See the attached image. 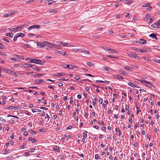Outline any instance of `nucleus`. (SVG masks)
I'll list each match as a JSON object with an SVG mask.
<instances>
[{"mask_svg":"<svg viewBox=\"0 0 160 160\" xmlns=\"http://www.w3.org/2000/svg\"><path fill=\"white\" fill-rule=\"evenodd\" d=\"M5 35L9 37L10 38H12L13 35V34L12 33H7L5 34Z\"/></svg>","mask_w":160,"mask_h":160,"instance_id":"nucleus-22","label":"nucleus"},{"mask_svg":"<svg viewBox=\"0 0 160 160\" xmlns=\"http://www.w3.org/2000/svg\"><path fill=\"white\" fill-rule=\"evenodd\" d=\"M22 46H23V47H24V48H30V45L28 44H24V45H23Z\"/></svg>","mask_w":160,"mask_h":160,"instance_id":"nucleus-38","label":"nucleus"},{"mask_svg":"<svg viewBox=\"0 0 160 160\" xmlns=\"http://www.w3.org/2000/svg\"><path fill=\"white\" fill-rule=\"evenodd\" d=\"M56 2V1H53V0H49L48 1V5H51L52 3H54Z\"/></svg>","mask_w":160,"mask_h":160,"instance_id":"nucleus-23","label":"nucleus"},{"mask_svg":"<svg viewBox=\"0 0 160 160\" xmlns=\"http://www.w3.org/2000/svg\"><path fill=\"white\" fill-rule=\"evenodd\" d=\"M128 56L131 58H134V56L132 53V52H130L129 53H127Z\"/></svg>","mask_w":160,"mask_h":160,"instance_id":"nucleus-35","label":"nucleus"},{"mask_svg":"<svg viewBox=\"0 0 160 160\" xmlns=\"http://www.w3.org/2000/svg\"><path fill=\"white\" fill-rule=\"evenodd\" d=\"M86 75L87 76H89V77H94V76H93V75H91V74H89V73H86Z\"/></svg>","mask_w":160,"mask_h":160,"instance_id":"nucleus-62","label":"nucleus"},{"mask_svg":"<svg viewBox=\"0 0 160 160\" xmlns=\"http://www.w3.org/2000/svg\"><path fill=\"white\" fill-rule=\"evenodd\" d=\"M116 131L117 133H118V135L120 136L121 134V132L119 130V129L118 128H116Z\"/></svg>","mask_w":160,"mask_h":160,"instance_id":"nucleus-42","label":"nucleus"},{"mask_svg":"<svg viewBox=\"0 0 160 160\" xmlns=\"http://www.w3.org/2000/svg\"><path fill=\"white\" fill-rule=\"evenodd\" d=\"M139 42L141 44H144L147 43V41L145 39H139Z\"/></svg>","mask_w":160,"mask_h":160,"instance_id":"nucleus-12","label":"nucleus"},{"mask_svg":"<svg viewBox=\"0 0 160 160\" xmlns=\"http://www.w3.org/2000/svg\"><path fill=\"white\" fill-rule=\"evenodd\" d=\"M43 43L45 44V46L46 45V46L50 48L52 47L53 45L52 43H50L47 41L43 42Z\"/></svg>","mask_w":160,"mask_h":160,"instance_id":"nucleus-5","label":"nucleus"},{"mask_svg":"<svg viewBox=\"0 0 160 160\" xmlns=\"http://www.w3.org/2000/svg\"><path fill=\"white\" fill-rule=\"evenodd\" d=\"M154 20V18H152L149 20V23H150L151 22L153 21Z\"/></svg>","mask_w":160,"mask_h":160,"instance_id":"nucleus-60","label":"nucleus"},{"mask_svg":"<svg viewBox=\"0 0 160 160\" xmlns=\"http://www.w3.org/2000/svg\"><path fill=\"white\" fill-rule=\"evenodd\" d=\"M41 27V26L38 25H35L30 26L28 28V30H31L35 29H38Z\"/></svg>","mask_w":160,"mask_h":160,"instance_id":"nucleus-2","label":"nucleus"},{"mask_svg":"<svg viewBox=\"0 0 160 160\" xmlns=\"http://www.w3.org/2000/svg\"><path fill=\"white\" fill-rule=\"evenodd\" d=\"M74 78L76 80H78L81 78V77L79 75H77Z\"/></svg>","mask_w":160,"mask_h":160,"instance_id":"nucleus-37","label":"nucleus"},{"mask_svg":"<svg viewBox=\"0 0 160 160\" xmlns=\"http://www.w3.org/2000/svg\"><path fill=\"white\" fill-rule=\"evenodd\" d=\"M3 71H4L6 73H9V70L8 68H4L2 69Z\"/></svg>","mask_w":160,"mask_h":160,"instance_id":"nucleus-39","label":"nucleus"},{"mask_svg":"<svg viewBox=\"0 0 160 160\" xmlns=\"http://www.w3.org/2000/svg\"><path fill=\"white\" fill-rule=\"evenodd\" d=\"M26 26L25 24H24L22 25H21L20 26H19L18 27H17L15 28H13L11 29H9V30H17V29H24L23 28Z\"/></svg>","mask_w":160,"mask_h":160,"instance_id":"nucleus-3","label":"nucleus"},{"mask_svg":"<svg viewBox=\"0 0 160 160\" xmlns=\"http://www.w3.org/2000/svg\"><path fill=\"white\" fill-rule=\"evenodd\" d=\"M157 35V33H153L151 34H150L149 35V37H151L152 38L155 39L156 40H158V39L156 37Z\"/></svg>","mask_w":160,"mask_h":160,"instance_id":"nucleus-7","label":"nucleus"},{"mask_svg":"<svg viewBox=\"0 0 160 160\" xmlns=\"http://www.w3.org/2000/svg\"><path fill=\"white\" fill-rule=\"evenodd\" d=\"M139 91H140V93L142 92H146V91L143 89H139Z\"/></svg>","mask_w":160,"mask_h":160,"instance_id":"nucleus-63","label":"nucleus"},{"mask_svg":"<svg viewBox=\"0 0 160 160\" xmlns=\"http://www.w3.org/2000/svg\"><path fill=\"white\" fill-rule=\"evenodd\" d=\"M150 17V15L149 14H147L146 17L144 18V20H146L148 19Z\"/></svg>","mask_w":160,"mask_h":160,"instance_id":"nucleus-34","label":"nucleus"},{"mask_svg":"<svg viewBox=\"0 0 160 160\" xmlns=\"http://www.w3.org/2000/svg\"><path fill=\"white\" fill-rule=\"evenodd\" d=\"M37 46L39 48L45 47V44L43 43V42L42 43L37 42Z\"/></svg>","mask_w":160,"mask_h":160,"instance_id":"nucleus-8","label":"nucleus"},{"mask_svg":"<svg viewBox=\"0 0 160 160\" xmlns=\"http://www.w3.org/2000/svg\"><path fill=\"white\" fill-rule=\"evenodd\" d=\"M82 81H89V82H91V81L89 80L88 79H85L82 80V81H78V82H80V83H83V82Z\"/></svg>","mask_w":160,"mask_h":160,"instance_id":"nucleus-45","label":"nucleus"},{"mask_svg":"<svg viewBox=\"0 0 160 160\" xmlns=\"http://www.w3.org/2000/svg\"><path fill=\"white\" fill-rule=\"evenodd\" d=\"M34 1V0H30L26 2V3L27 4H29L33 2Z\"/></svg>","mask_w":160,"mask_h":160,"instance_id":"nucleus-46","label":"nucleus"},{"mask_svg":"<svg viewBox=\"0 0 160 160\" xmlns=\"http://www.w3.org/2000/svg\"><path fill=\"white\" fill-rule=\"evenodd\" d=\"M29 132L32 135H36L37 134V132L32 129H30Z\"/></svg>","mask_w":160,"mask_h":160,"instance_id":"nucleus-21","label":"nucleus"},{"mask_svg":"<svg viewBox=\"0 0 160 160\" xmlns=\"http://www.w3.org/2000/svg\"><path fill=\"white\" fill-rule=\"evenodd\" d=\"M124 68L126 69V70H128L129 71H132V68L129 66H124Z\"/></svg>","mask_w":160,"mask_h":160,"instance_id":"nucleus-16","label":"nucleus"},{"mask_svg":"<svg viewBox=\"0 0 160 160\" xmlns=\"http://www.w3.org/2000/svg\"><path fill=\"white\" fill-rule=\"evenodd\" d=\"M98 102L100 104H102V99L101 98H100Z\"/></svg>","mask_w":160,"mask_h":160,"instance_id":"nucleus-59","label":"nucleus"},{"mask_svg":"<svg viewBox=\"0 0 160 160\" xmlns=\"http://www.w3.org/2000/svg\"><path fill=\"white\" fill-rule=\"evenodd\" d=\"M149 5V4H148V3H146L145 4H143L142 6L143 7H148Z\"/></svg>","mask_w":160,"mask_h":160,"instance_id":"nucleus-55","label":"nucleus"},{"mask_svg":"<svg viewBox=\"0 0 160 160\" xmlns=\"http://www.w3.org/2000/svg\"><path fill=\"white\" fill-rule=\"evenodd\" d=\"M153 49H154L157 50H160V46H153Z\"/></svg>","mask_w":160,"mask_h":160,"instance_id":"nucleus-26","label":"nucleus"},{"mask_svg":"<svg viewBox=\"0 0 160 160\" xmlns=\"http://www.w3.org/2000/svg\"><path fill=\"white\" fill-rule=\"evenodd\" d=\"M45 63L44 61H42L40 59H36L35 62V63L37 64H40L42 65Z\"/></svg>","mask_w":160,"mask_h":160,"instance_id":"nucleus-4","label":"nucleus"},{"mask_svg":"<svg viewBox=\"0 0 160 160\" xmlns=\"http://www.w3.org/2000/svg\"><path fill=\"white\" fill-rule=\"evenodd\" d=\"M139 51L140 52H141L145 53L147 52V51L142 49H139Z\"/></svg>","mask_w":160,"mask_h":160,"instance_id":"nucleus-51","label":"nucleus"},{"mask_svg":"<svg viewBox=\"0 0 160 160\" xmlns=\"http://www.w3.org/2000/svg\"><path fill=\"white\" fill-rule=\"evenodd\" d=\"M107 50L108 51H109L110 50L112 52H113L115 53H117V51H116L114 49H107Z\"/></svg>","mask_w":160,"mask_h":160,"instance_id":"nucleus-48","label":"nucleus"},{"mask_svg":"<svg viewBox=\"0 0 160 160\" xmlns=\"http://www.w3.org/2000/svg\"><path fill=\"white\" fill-rule=\"evenodd\" d=\"M114 77L116 78L117 79H124V78L122 76L119 74L114 75L113 76Z\"/></svg>","mask_w":160,"mask_h":160,"instance_id":"nucleus-13","label":"nucleus"},{"mask_svg":"<svg viewBox=\"0 0 160 160\" xmlns=\"http://www.w3.org/2000/svg\"><path fill=\"white\" fill-rule=\"evenodd\" d=\"M100 156L98 154H96L95 155V158L98 159L99 158Z\"/></svg>","mask_w":160,"mask_h":160,"instance_id":"nucleus-54","label":"nucleus"},{"mask_svg":"<svg viewBox=\"0 0 160 160\" xmlns=\"http://www.w3.org/2000/svg\"><path fill=\"white\" fill-rule=\"evenodd\" d=\"M9 59L12 60H14V61H19V59L18 58H10Z\"/></svg>","mask_w":160,"mask_h":160,"instance_id":"nucleus-30","label":"nucleus"},{"mask_svg":"<svg viewBox=\"0 0 160 160\" xmlns=\"http://www.w3.org/2000/svg\"><path fill=\"white\" fill-rule=\"evenodd\" d=\"M17 34V35H18V37H23L25 36V34L21 32L18 33Z\"/></svg>","mask_w":160,"mask_h":160,"instance_id":"nucleus-18","label":"nucleus"},{"mask_svg":"<svg viewBox=\"0 0 160 160\" xmlns=\"http://www.w3.org/2000/svg\"><path fill=\"white\" fill-rule=\"evenodd\" d=\"M28 59H30L29 62L30 63H35V62L36 60V59H34V58H33V59H31V58H28Z\"/></svg>","mask_w":160,"mask_h":160,"instance_id":"nucleus-19","label":"nucleus"},{"mask_svg":"<svg viewBox=\"0 0 160 160\" xmlns=\"http://www.w3.org/2000/svg\"><path fill=\"white\" fill-rule=\"evenodd\" d=\"M128 84L131 86V87H132L133 88H135V87H136V85H134L133 84H132V83L131 82H129V83H128Z\"/></svg>","mask_w":160,"mask_h":160,"instance_id":"nucleus-32","label":"nucleus"},{"mask_svg":"<svg viewBox=\"0 0 160 160\" xmlns=\"http://www.w3.org/2000/svg\"><path fill=\"white\" fill-rule=\"evenodd\" d=\"M33 68L32 69L37 71L39 72L41 71V69L39 68L38 66H37L36 65L33 64Z\"/></svg>","mask_w":160,"mask_h":160,"instance_id":"nucleus-11","label":"nucleus"},{"mask_svg":"<svg viewBox=\"0 0 160 160\" xmlns=\"http://www.w3.org/2000/svg\"><path fill=\"white\" fill-rule=\"evenodd\" d=\"M2 40L4 41H5V42H9V41L8 40V39H6L5 38H2Z\"/></svg>","mask_w":160,"mask_h":160,"instance_id":"nucleus-58","label":"nucleus"},{"mask_svg":"<svg viewBox=\"0 0 160 160\" xmlns=\"http://www.w3.org/2000/svg\"><path fill=\"white\" fill-rule=\"evenodd\" d=\"M67 75H68V73H66L64 72L62 73H57V75H56L55 76L57 77L58 76H65Z\"/></svg>","mask_w":160,"mask_h":160,"instance_id":"nucleus-14","label":"nucleus"},{"mask_svg":"<svg viewBox=\"0 0 160 160\" xmlns=\"http://www.w3.org/2000/svg\"><path fill=\"white\" fill-rule=\"evenodd\" d=\"M26 144V143H23L22 144V145H21L20 147V148L22 149H24L25 148L24 146H25Z\"/></svg>","mask_w":160,"mask_h":160,"instance_id":"nucleus-47","label":"nucleus"},{"mask_svg":"<svg viewBox=\"0 0 160 160\" xmlns=\"http://www.w3.org/2000/svg\"><path fill=\"white\" fill-rule=\"evenodd\" d=\"M15 11L12 12H9L6 13L5 15H3V17L4 18H7L9 16L11 15L12 14H14L15 13Z\"/></svg>","mask_w":160,"mask_h":160,"instance_id":"nucleus-10","label":"nucleus"},{"mask_svg":"<svg viewBox=\"0 0 160 160\" xmlns=\"http://www.w3.org/2000/svg\"><path fill=\"white\" fill-rule=\"evenodd\" d=\"M33 73H34L33 72L30 71V72H26V74L28 75H30V74Z\"/></svg>","mask_w":160,"mask_h":160,"instance_id":"nucleus-61","label":"nucleus"},{"mask_svg":"<svg viewBox=\"0 0 160 160\" xmlns=\"http://www.w3.org/2000/svg\"><path fill=\"white\" fill-rule=\"evenodd\" d=\"M87 133L88 132L85 131V132H84L83 133V137L84 138H86L87 137Z\"/></svg>","mask_w":160,"mask_h":160,"instance_id":"nucleus-31","label":"nucleus"},{"mask_svg":"<svg viewBox=\"0 0 160 160\" xmlns=\"http://www.w3.org/2000/svg\"><path fill=\"white\" fill-rule=\"evenodd\" d=\"M143 82L145 83L149 84L151 86H153V85L152 84V83L149 82L148 81L145 80H143Z\"/></svg>","mask_w":160,"mask_h":160,"instance_id":"nucleus-36","label":"nucleus"},{"mask_svg":"<svg viewBox=\"0 0 160 160\" xmlns=\"http://www.w3.org/2000/svg\"><path fill=\"white\" fill-rule=\"evenodd\" d=\"M50 13L57 12V10L55 9H50L49 10Z\"/></svg>","mask_w":160,"mask_h":160,"instance_id":"nucleus-50","label":"nucleus"},{"mask_svg":"<svg viewBox=\"0 0 160 160\" xmlns=\"http://www.w3.org/2000/svg\"><path fill=\"white\" fill-rule=\"evenodd\" d=\"M55 52L56 53H58L62 55H68V54H66V52H63L57 50H56Z\"/></svg>","mask_w":160,"mask_h":160,"instance_id":"nucleus-6","label":"nucleus"},{"mask_svg":"<svg viewBox=\"0 0 160 160\" xmlns=\"http://www.w3.org/2000/svg\"><path fill=\"white\" fill-rule=\"evenodd\" d=\"M154 61L157 63H160V60L155 59Z\"/></svg>","mask_w":160,"mask_h":160,"instance_id":"nucleus-64","label":"nucleus"},{"mask_svg":"<svg viewBox=\"0 0 160 160\" xmlns=\"http://www.w3.org/2000/svg\"><path fill=\"white\" fill-rule=\"evenodd\" d=\"M67 68H69L70 69H74L75 68H76V66L74 65H73L72 64H68L66 65Z\"/></svg>","mask_w":160,"mask_h":160,"instance_id":"nucleus-9","label":"nucleus"},{"mask_svg":"<svg viewBox=\"0 0 160 160\" xmlns=\"http://www.w3.org/2000/svg\"><path fill=\"white\" fill-rule=\"evenodd\" d=\"M25 64L27 65L26 68H31L33 67V65H32L30 64H28L26 63H25Z\"/></svg>","mask_w":160,"mask_h":160,"instance_id":"nucleus-28","label":"nucleus"},{"mask_svg":"<svg viewBox=\"0 0 160 160\" xmlns=\"http://www.w3.org/2000/svg\"><path fill=\"white\" fill-rule=\"evenodd\" d=\"M151 27L154 28H160V20L155 23L151 25Z\"/></svg>","mask_w":160,"mask_h":160,"instance_id":"nucleus-1","label":"nucleus"},{"mask_svg":"<svg viewBox=\"0 0 160 160\" xmlns=\"http://www.w3.org/2000/svg\"><path fill=\"white\" fill-rule=\"evenodd\" d=\"M32 143H34L37 142V140H36V139L34 138H33L32 139Z\"/></svg>","mask_w":160,"mask_h":160,"instance_id":"nucleus-56","label":"nucleus"},{"mask_svg":"<svg viewBox=\"0 0 160 160\" xmlns=\"http://www.w3.org/2000/svg\"><path fill=\"white\" fill-rule=\"evenodd\" d=\"M107 56L108 57H110V58H118V57H117L115 56H113V55H107Z\"/></svg>","mask_w":160,"mask_h":160,"instance_id":"nucleus-44","label":"nucleus"},{"mask_svg":"<svg viewBox=\"0 0 160 160\" xmlns=\"http://www.w3.org/2000/svg\"><path fill=\"white\" fill-rule=\"evenodd\" d=\"M43 74H39L38 73H37V74L35 75H32L33 76H34V77L35 78H38V77H40L41 76H43Z\"/></svg>","mask_w":160,"mask_h":160,"instance_id":"nucleus-15","label":"nucleus"},{"mask_svg":"<svg viewBox=\"0 0 160 160\" xmlns=\"http://www.w3.org/2000/svg\"><path fill=\"white\" fill-rule=\"evenodd\" d=\"M77 51L80 52H84V49H77Z\"/></svg>","mask_w":160,"mask_h":160,"instance_id":"nucleus-40","label":"nucleus"},{"mask_svg":"<svg viewBox=\"0 0 160 160\" xmlns=\"http://www.w3.org/2000/svg\"><path fill=\"white\" fill-rule=\"evenodd\" d=\"M52 47L55 48H58L59 49L60 48V46L58 45H57L55 44H53L52 46Z\"/></svg>","mask_w":160,"mask_h":160,"instance_id":"nucleus-20","label":"nucleus"},{"mask_svg":"<svg viewBox=\"0 0 160 160\" xmlns=\"http://www.w3.org/2000/svg\"><path fill=\"white\" fill-rule=\"evenodd\" d=\"M103 68L104 70L108 71H110L112 69L110 68L106 67H103Z\"/></svg>","mask_w":160,"mask_h":160,"instance_id":"nucleus-27","label":"nucleus"},{"mask_svg":"<svg viewBox=\"0 0 160 160\" xmlns=\"http://www.w3.org/2000/svg\"><path fill=\"white\" fill-rule=\"evenodd\" d=\"M5 48L3 44L0 42V48L3 49Z\"/></svg>","mask_w":160,"mask_h":160,"instance_id":"nucleus-53","label":"nucleus"},{"mask_svg":"<svg viewBox=\"0 0 160 160\" xmlns=\"http://www.w3.org/2000/svg\"><path fill=\"white\" fill-rule=\"evenodd\" d=\"M59 43H61L62 44V46H68V45H67V44H69V43H66L64 42H59Z\"/></svg>","mask_w":160,"mask_h":160,"instance_id":"nucleus-49","label":"nucleus"},{"mask_svg":"<svg viewBox=\"0 0 160 160\" xmlns=\"http://www.w3.org/2000/svg\"><path fill=\"white\" fill-rule=\"evenodd\" d=\"M9 151V149L3 150L2 151V152H3V154H7L8 153Z\"/></svg>","mask_w":160,"mask_h":160,"instance_id":"nucleus-33","label":"nucleus"},{"mask_svg":"<svg viewBox=\"0 0 160 160\" xmlns=\"http://www.w3.org/2000/svg\"><path fill=\"white\" fill-rule=\"evenodd\" d=\"M118 36L122 38H127V36H126V35H118Z\"/></svg>","mask_w":160,"mask_h":160,"instance_id":"nucleus-52","label":"nucleus"},{"mask_svg":"<svg viewBox=\"0 0 160 160\" xmlns=\"http://www.w3.org/2000/svg\"><path fill=\"white\" fill-rule=\"evenodd\" d=\"M41 79H37L36 80L34 81V82H35L36 83V84H40L39 83L41 82Z\"/></svg>","mask_w":160,"mask_h":160,"instance_id":"nucleus-29","label":"nucleus"},{"mask_svg":"<svg viewBox=\"0 0 160 160\" xmlns=\"http://www.w3.org/2000/svg\"><path fill=\"white\" fill-rule=\"evenodd\" d=\"M18 37V35H17V34H16L13 38V41L14 42H15L16 41H17V38Z\"/></svg>","mask_w":160,"mask_h":160,"instance_id":"nucleus-43","label":"nucleus"},{"mask_svg":"<svg viewBox=\"0 0 160 160\" xmlns=\"http://www.w3.org/2000/svg\"><path fill=\"white\" fill-rule=\"evenodd\" d=\"M53 150L58 152L60 151V150L58 146H56L54 148Z\"/></svg>","mask_w":160,"mask_h":160,"instance_id":"nucleus-17","label":"nucleus"},{"mask_svg":"<svg viewBox=\"0 0 160 160\" xmlns=\"http://www.w3.org/2000/svg\"><path fill=\"white\" fill-rule=\"evenodd\" d=\"M8 108H10L11 109L14 110H16L18 109V108H17V107L15 106H9Z\"/></svg>","mask_w":160,"mask_h":160,"instance_id":"nucleus-41","label":"nucleus"},{"mask_svg":"<svg viewBox=\"0 0 160 160\" xmlns=\"http://www.w3.org/2000/svg\"><path fill=\"white\" fill-rule=\"evenodd\" d=\"M87 64L90 67H94V64L92 62H87Z\"/></svg>","mask_w":160,"mask_h":160,"instance_id":"nucleus-24","label":"nucleus"},{"mask_svg":"<svg viewBox=\"0 0 160 160\" xmlns=\"http://www.w3.org/2000/svg\"><path fill=\"white\" fill-rule=\"evenodd\" d=\"M130 16V14L129 12H128L126 13V14L125 15V17L126 18H128Z\"/></svg>","mask_w":160,"mask_h":160,"instance_id":"nucleus-57","label":"nucleus"},{"mask_svg":"<svg viewBox=\"0 0 160 160\" xmlns=\"http://www.w3.org/2000/svg\"><path fill=\"white\" fill-rule=\"evenodd\" d=\"M132 52V53L133 55V56H134V58H135V59H138L139 57L138 56H137V54L135 52Z\"/></svg>","mask_w":160,"mask_h":160,"instance_id":"nucleus-25","label":"nucleus"}]
</instances>
